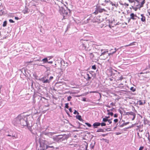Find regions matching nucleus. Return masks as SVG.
Masks as SVG:
<instances>
[{"label": "nucleus", "instance_id": "nucleus-1", "mask_svg": "<svg viewBox=\"0 0 150 150\" xmlns=\"http://www.w3.org/2000/svg\"><path fill=\"white\" fill-rule=\"evenodd\" d=\"M81 43V46L82 47V49L83 50H87L89 48V42L87 40L81 39L80 41Z\"/></svg>", "mask_w": 150, "mask_h": 150}, {"label": "nucleus", "instance_id": "nucleus-2", "mask_svg": "<svg viewBox=\"0 0 150 150\" xmlns=\"http://www.w3.org/2000/svg\"><path fill=\"white\" fill-rule=\"evenodd\" d=\"M99 56V55L97 52L93 53H91L90 54V57L93 61L96 62L98 60Z\"/></svg>", "mask_w": 150, "mask_h": 150}, {"label": "nucleus", "instance_id": "nucleus-3", "mask_svg": "<svg viewBox=\"0 0 150 150\" xmlns=\"http://www.w3.org/2000/svg\"><path fill=\"white\" fill-rule=\"evenodd\" d=\"M61 14L63 16V19H65L66 17H67L68 15L67 11L64 8H62L60 10Z\"/></svg>", "mask_w": 150, "mask_h": 150}, {"label": "nucleus", "instance_id": "nucleus-4", "mask_svg": "<svg viewBox=\"0 0 150 150\" xmlns=\"http://www.w3.org/2000/svg\"><path fill=\"white\" fill-rule=\"evenodd\" d=\"M92 74L91 73L89 72V73H87L85 75L84 78L86 79L87 81H89L91 79Z\"/></svg>", "mask_w": 150, "mask_h": 150}, {"label": "nucleus", "instance_id": "nucleus-5", "mask_svg": "<svg viewBox=\"0 0 150 150\" xmlns=\"http://www.w3.org/2000/svg\"><path fill=\"white\" fill-rule=\"evenodd\" d=\"M115 50L113 52H112L110 53H108V51H105L103 52L100 55V56H102V55H104V54H108V55H112L113 54L115 53L116 52V51H117V50L116 49V48L115 49Z\"/></svg>", "mask_w": 150, "mask_h": 150}, {"label": "nucleus", "instance_id": "nucleus-6", "mask_svg": "<svg viewBox=\"0 0 150 150\" xmlns=\"http://www.w3.org/2000/svg\"><path fill=\"white\" fill-rule=\"evenodd\" d=\"M126 114L127 115H132L133 116V117L132 119V120H133L134 119L135 117L136 114L134 112H127L126 113Z\"/></svg>", "mask_w": 150, "mask_h": 150}, {"label": "nucleus", "instance_id": "nucleus-7", "mask_svg": "<svg viewBox=\"0 0 150 150\" xmlns=\"http://www.w3.org/2000/svg\"><path fill=\"white\" fill-rule=\"evenodd\" d=\"M136 17H137L136 15L134 14L133 13H132L130 15L129 19H132L134 20L136 19Z\"/></svg>", "mask_w": 150, "mask_h": 150}, {"label": "nucleus", "instance_id": "nucleus-8", "mask_svg": "<svg viewBox=\"0 0 150 150\" xmlns=\"http://www.w3.org/2000/svg\"><path fill=\"white\" fill-rule=\"evenodd\" d=\"M145 0H136V1L139 3L140 5V7H142L143 6V4L145 3Z\"/></svg>", "mask_w": 150, "mask_h": 150}, {"label": "nucleus", "instance_id": "nucleus-9", "mask_svg": "<svg viewBox=\"0 0 150 150\" xmlns=\"http://www.w3.org/2000/svg\"><path fill=\"white\" fill-rule=\"evenodd\" d=\"M137 18L139 19H140L141 21L142 22H144L146 21V18L145 16H144L143 14H142L141 15L140 17H137Z\"/></svg>", "mask_w": 150, "mask_h": 150}, {"label": "nucleus", "instance_id": "nucleus-10", "mask_svg": "<svg viewBox=\"0 0 150 150\" xmlns=\"http://www.w3.org/2000/svg\"><path fill=\"white\" fill-rule=\"evenodd\" d=\"M100 125V123L99 122H96L93 123V126L94 128H96L97 127L99 126Z\"/></svg>", "mask_w": 150, "mask_h": 150}, {"label": "nucleus", "instance_id": "nucleus-11", "mask_svg": "<svg viewBox=\"0 0 150 150\" xmlns=\"http://www.w3.org/2000/svg\"><path fill=\"white\" fill-rule=\"evenodd\" d=\"M135 43H137H137L136 42H132L130 43L129 45H125L124 46V47H127L129 46L134 45H135Z\"/></svg>", "mask_w": 150, "mask_h": 150}, {"label": "nucleus", "instance_id": "nucleus-12", "mask_svg": "<svg viewBox=\"0 0 150 150\" xmlns=\"http://www.w3.org/2000/svg\"><path fill=\"white\" fill-rule=\"evenodd\" d=\"M97 10L98 12L102 13L103 11H106V10L104 8H98L97 9Z\"/></svg>", "mask_w": 150, "mask_h": 150}, {"label": "nucleus", "instance_id": "nucleus-13", "mask_svg": "<svg viewBox=\"0 0 150 150\" xmlns=\"http://www.w3.org/2000/svg\"><path fill=\"white\" fill-rule=\"evenodd\" d=\"M23 13L24 14L28 13L29 12L28 9L27 8H25L23 11Z\"/></svg>", "mask_w": 150, "mask_h": 150}, {"label": "nucleus", "instance_id": "nucleus-14", "mask_svg": "<svg viewBox=\"0 0 150 150\" xmlns=\"http://www.w3.org/2000/svg\"><path fill=\"white\" fill-rule=\"evenodd\" d=\"M110 4L112 5V6H114L115 8H117V6H118L117 4H116L115 3H114L112 2H110Z\"/></svg>", "mask_w": 150, "mask_h": 150}, {"label": "nucleus", "instance_id": "nucleus-15", "mask_svg": "<svg viewBox=\"0 0 150 150\" xmlns=\"http://www.w3.org/2000/svg\"><path fill=\"white\" fill-rule=\"evenodd\" d=\"M76 118L77 119H78L80 121L82 120V119L81 118V115H79L77 116H76Z\"/></svg>", "mask_w": 150, "mask_h": 150}, {"label": "nucleus", "instance_id": "nucleus-16", "mask_svg": "<svg viewBox=\"0 0 150 150\" xmlns=\"http://www.w3.org/2000/svg\"><path fill=\"white\" fill-rule=\"evenodd\" d=\"M42 61L44 63H46L48 61L47 59V58H45L42 59Z\"/></svg>", "mask_w": 150, "mask_h": 150}, {"label": "nucleus", "instance_id": "nucleus-17", "mask_svg": "<svg viewBox=\"0 0 150 150\" xmlns=\"http://www.w3.org/2000/svg\"><path fill=\"white\" fill-rule=\"evenodd\" d=\"M130 90L133 92H134L135 91L136 89L133 87H132L130 88Z\"/></svg>", "mask_w": 150, "mask_h": 150}, {"label": "nucleus", "instance_id": "nucleus-18", "mask_svg": "<svg viewBox=\"0 0 150 150\" xmlns=\"http://www.w3.org/2000/svg\"><path fill=\"white\" fill-rule=\"evenodd\" d=\"M107 111L108 112V114L112 116L113 115V113L112 112H110L109 110H107Z\"/></svg>", "mask_w": 150, "mask_h": 150}, {"label": "nucleus", "instance_id": "nucleus-19", "mask_svg": "<svg viewBox=\"0 0 150 150\" xmlns=\"http://www.w3.org/2000/svg\"><path fill=\"white\" fill-rule=\"evenodd\" d=\"M108 117H106L105 118H103V121L104 122H106L108 120Z\"/></svg>", "mask_w": 150, "mask_h": 150}, {"label": "nucleus", "instance_id": "nucleus-20", "mask_svg": "<svg viewBox=\"0 0 150 150\" xmlns=\"http://www.w3.org/2000/svg\"><path fill=\"white\" fill-rule=\"evenodd\" d=\"M104 131L102 129H99L97 131V132H103Z\"/></svg>", "mask_w": 150, "mask_h": 150}, {"label": "nucleus", "instance_id": "nucleus-21", "mask_svg": "<svg viewBox=\"0 0 150 150\" xmlns=\"http://www.w3.org/2000/svg\"><path fill=\"white\" fill-rule=\"evenodd\" d=\"M54 148V147L53 146H50L48 145H46V147L45 149H47L48 148Z\"/></svg>", "mask_w": 150, "mask_h": 150}, {"label": "nucleus", "instance_id": "nucleus-22", "mask_svg": "<svg viewBox=\"0 0 150 150\" xmlns=\"http://www.w3.org/2000/svg\"><path fill=\"white\" fill-rule=\"evenodd\" d=\"M139 105H142L143 104H144L145 103V102H144V103H143L142 102L141 100H139Z\"/></svg>", "mask_w": 150, "mask_h": 150}, {"label": "nucleus", "instance_id": "nucleus-23", "mask_svg": "<svg viewBox=\"0 0 150 150\" xmlns=\"http://www.w3.org/2000/svg\"><path fill=\"white\" fill-rule=\"evenodd\" d=\"M6 25H7L6 21H4L3 23V27H5Z\"/></svg>", "mask_w": 150, "mask_h": 150}, {"label": "nucleus", "instance_id": "nucleus-24", "mask_svg": "<svg viewBox=\"0 0 150 150\" xmlns=\"http://www.w3.org/2000/svg\"><path fill=\"white\" fill-rule=\"evenodd\" d=\"M72 98L71 96H69L68 97H67V100L68 101H69L71 100V98Z\"/></svg>", "mask_w": 150, "mask_h": 150}, {"label": "nucleus", "instance_id": "nucleus-25", "mask_svg": "<svg viewBox=\"0 0 150 150\" xmlns=\"http://www.w3.org/2000/svg\"><path fill=\"white\" fill-rule=\"evenodd\" d=\"M100 125L101 126H106V124L105 123L103 122L100 123Z\"/></svg>", "mask_w": 150, "mask_h": 150}, {"label": "nucleus", "instance_id": "nucleus-26", "mask_svg": "<svg viewBox=\"0 0 150 150\" xmlns=\"http://www.w3.org/2000/svg\"><path fill=\"white\" fill-rule=\"evenodd\" d=\"M85 124L87 125L88 127H91V125L88 123H85Z\"/></svg>", "mask_w": 150, "mask_h": 150}, {"label": "nucleus", "instance_id": "nucleus-27", "mask_svg": "<svg viewBox=\"0 0 150 150\" xmlns=\"http://www.w3.org/2000/svg\"><path fill=\"white\" fill-rule=\"evenodd\" d=\"M4 11L3 10H1L0 11V15L1 16L4 13Z\"/></svg>", "mask_w": 150, "mask_h": 150}, {"label": "nucleus", "instance_id": "nucleus-28", "mask_svg": "<svg viewBox=\"0 0 150 150\" xmlns=\"http://www.w3.org/2000/svg\"><path fill=\"white\" fill-rule=\"evenodd\" d=\"M92 68L93 69L96 70V67L95 65H94L92 66Z\"/></svg>", "mask_w": 150, "mask_h": 150}, {"label": "nucleus", "instance_id": "nucleus-29", "mask_svg": "<svg viewBox=\"0 0 150 150\" xmlns=\"http://www.w3.org/2000/svg\"><path fill=\"white\" fill-rule=\"evenodd\" d=\"M110 105L111 106H115V103L113 102H112L110 104Z\"/></svg>", "mask_w": 150, "mask_h": 150}, {"label": "nucleus", "instance_id": "nucleus-30", "mask_svg": "<svg viewBox=\"0 0 150 150\" xmlns=\"http://www.w3.org/2000/svg\"><path fill=\"white\" fill-rule=\"evenodd\" d=\"M68 103H67L65 104V108H69V106H68Z\"/></svg>", "mask_w": 150, "mask_h": 150}, {"label": "nucleus", "instance_id": "nucleus-31", "mask_svg": "<svg viewBox=\"0 0 150 150\" xmlns=\"http://www.w3.org/2000/svg\"><path fill=\"white\" fill-rule=\"evenodd\" d=\"M43 82L44 83H48V79H46V80L44 81Z\"/></svg>", "mask_w": 150, "mask_h": 150}, {"label": "nucleus", "instance_id": "nucleus-32", "mask_svg": "<svg viewBox=\"0 0 150 150\" xmlns=\"http://www.w3.org/2000/svg\"><path fill=\"white\" fill-rule=\"evenodd\" d=\"M74 114H77L78 115L79 114V113L77 112L76 110H74Z\"/></svg>", "mask_w": 150, "mask_h": 150}, {"label": "nucleus", "instance_id": "nucleus-33", "mask_svg": "<svg viewBox=\"0 0 150 150\" xmlns=\"http://www.w3.org/2000/svg\"><path fill=\"white\" fill-rule=\"evenodd\" d=\"M123 79V77L122 76H121L120 77L119 79L118 80H121Z\"/></svg>", "mask_w": 150, "mask_h": 150}, {"label": "nucleus", "instance_id": "nucleus-34", "mask_svg": "<svg viewBox=\"0 0 150 150\" xmlns=\"http://www.w3.org/2000/svg\"><path fill=\"white\" fill-rule=\"evenodd\" d=\"M144 148V147L143 146H141L140 147L139 150H143Z\"/></svg>", "mask_w": 150, "mask_h": 150}, {"label": "nucleus", "instance_id": "nucleus-35", "mask_svg": "<svg viewBox=\"0 0 150 150\" xmlns=\"http://www.w3.org/2000/svg\"><path fill=\"white\" fill-rule=\"evenodd\" d=\"M9 21L10 23H14V21L12 19H9Z\"/></svg>", "mask_w": 150, "mask_h": 150}, {"label": "nucleus", "instance_id": "nucleus-36", "mask_svg": "<svg viewBox=\"0 0 150 150\" xmlns=\"http://www.w3.org/2000/svg\"><path fill=\"white\" fill-rule=\"evenodd\" d=\"M114 122L115 123L117 122L118 121V120L117 119H115L114 120Z\"/></svg>", "mask_w": 150, "mask_h": 150}, {"label": "nucleus", "instance_id": "nucleus-37", "mask_svg": "<svg viewBox=\"0 0 150 150\" xmlns=\"http://www.w3.org/2000/svg\"><path fill=\"white\" fill-rule=\"evenodd\" d=\"M98 13L97 10L95 11L94 13H95V14H97Z\"/></svg>", "mask_w": 150, "mask_h": 150}, {"label": "nucleus", "instance_id": "nucleus-38", "mask_svg": "<svg viewBox=\"0 0 150 150\" xmlns=\"http://www.w3.org/2000/svg\"><path fill=\"white\" fill-rule=\"evenodd\" d=\"M108 122L110 124L111 123H112V121L110 119L108 120Z\"/></svg>", "mask_w": 150, "mask_h": 150}, {"label": "nucleus", "instance_id": "nucleus-39", "mask_svg": "<svg viewBox=\"0 0 150 150\" xmlns=\"http://www.w3.org/2000/svg\"><path fill=\"white\" fill-rule=\"evenodd\" d=\"M32 62H33L32 61H29V62H25V63L27 64H28V63H31Z\"/></svg>", "mask_w": 150, "mask_h": 150}, {"label": "nucleus", "instance_id": "nucleus-40", "mask_svg": "<svg viewBox=\"0 0 150 150\" xmlns=\"http://www.w3.org/2000/svg\"><path fill=\"white\" fill-rule=\"evenodd\" d=\"M117 117V114H115L114 115V117Z\"/></svg>", "mask_w": 150, "mask_h": 150}, {"label": "nucleus", "instance_id": "nucleus-41", "mask_svg": "<svg viewBox=\"0 0 150 150\" xmlns=\"http://www.w3.org/2000/svg\"><path fill=\"white\" fill-rule=\"evenodd\" d=\"M69 111L70 112H72V109L71 108H70L69 109Z\"/></svg>", "mask_w": 150, "mask_h": 150}, {"label": "nucleus", "instance_id": "nucleus-42", "mask_svg": "<svg viewBox=\"0 0 150 150\" xmlns=\"http://www.w3.org/2000/svg\"><path fill=\"white\" fill-rule=\"evenodd\" d=\"M15 19L17 20H18L19 19V18L18 17H15Z\"/></svg>", "mask_w": 150, "mask_h": 150}, {"label": "nucleus", "instance_id": "nucleus-43", "mask_svg": "<svg viewBox=\"0 0 150 150\" xmlns=\"http://www.w3.org/2000/svg\"><path fill=\"white\" fill-rule=\"evenodd\" d=\"M133 9L135 11H136L137 9V8H133Z\"/></svg>", "mask_w": 150, "mask_h": 150}, {"label": "nucleus", "instance_id": "nucleus-44", "mask_svg": "<svg viewBox=\"0 0 150 150\" xmlns=\"http://www.w3.org/2000/svg\"><path fill=\"white\" fill-rule=\"evenodd\" d=\"M87 148H88V145H87L85 147V149H86V150H89L88 149H87Z\"/></svg>", "mask_w": 150, "mask_h": 150}, {"label": "nucleus", "instance_id": "nucleus-45", "mask_svg": "<svg viewBox=\"0 0 150 150\" xmlns=\"http://www.w3.org/2000/svg\"><path fill=\"white\" fill-rule=\"evenodd\" d=\"M130 2H131V3H132L133 2V1H134L133 0H128Z\"/></svg>", "mask_w": 150, "mask_h": 150}, {"label": "nucleus", "instance_id": "nucleus-46", "mask_svg": "<svg viewBox=\"0 0 150 150\" xmlns=\"http://www.w3.org/2000/svg\"><path fill=\"white\" fill-rule=\"evenodd\" d=\"M121 134V133H117L116 134L117 135H118L119 134Z\"/></svg>", "mask_w": 150, "mask_h": 150}, {"label": "nucleus", "instance_id": "nucleus-47", "mask_svg": "<svg viewBox=\"0 0 150 150\" xmlns=\"http://www.w3.org/2000/svg\"><path fill=\"white\" fill-rule=\"evenodd\" d=\"M106 106L108 107L109 108H110V106H109V105H106Z\"/></svg>", "mask_w": 150, "mask_h": 150}, {"label": "nucleus", "instance_id": "nucleus-48", "mask_svg": "<svg viewBox=\"0 0 150 150\" xmlns=\"http://www.w3.org/2000/svg\"><path fill=\"white\" fill-rule=\"evenodd\" d=\"M83 101H86V98H84V99H83Z\"/></svg>", "mask_w": 150, "mask_h": 150}, {"label": "nucleus", "instance_id": "nucleus-49", "mask_svg": "<svg viewBox=\"0 0 150 150\" xmlns=\"http://www.w3.org/2000/svg\"><path fill=\"white\" fill-rule=\"evenodd\" d=\"M108 70H109V71H110L111 70V68H110L109 69H108Z\"/></svg>", "mask_w": 150, "mask_h": 150}, {"label": "nucleus", "instance_id": "nucleus-50", "mask_svg": "<svg viewBox=\"0 0 150 150\" xmlns=\"http://www.w3.org/2000/svg\"><path fill=\"white\" fill-rule=\"evenodd\" d=\"M7 136H8V137H11V135L9 134Z\"/></svg>", "mask_w": 150, "mask_h": 150}, {"label": "nucleus", "instance_id": "nucleus-51", "mask_svg": "<svg viewBox=\"0 0 150 150\" xmlns=\"http://www.w3.org/2000/svg\"><path fill=\"white\" fill-rule=\"evenodd\" d=\"M143 73H143L141 72L140 73V74H143Z\"/></svg>", "mask_w": 150, "mask_h": 150}, {"label": "nucleus", "instance_id": "nucleus-52", "mask_svg": "<svg viewBox=\"0 0 150 150\" xmlns=\"http://www.w3.org/2000/svg\"><path fill=\"white\" fill-rule=\"evenodd\" d=\"M49 63H52V62H49Z\"/></svg>", "mask_w": 150, "mask_h": 150}, {"label": "nucleus", "instance_id": "nucleus-53", "mask_svg": "<svg viewBox=\"0 0 150 150\" xmlns=\"http://www.w3.org/2000/svg\"><path fill=\"white\" fill-rule=\"evenodd\" d=\"M43 150H44V149H45V148H43Z\"/></svg>", "mask_w": 150, "mask_h": 150}, {"label": "nucleus", "instance_id": "nucleus-54", "mask_svg": "<svg viewBox=\"0 0 150 150\" xmlns=\"http://www.w3.org/2000/svg\"><path fill=\"white\" fill-rule=\"evenodd\" d=\"M37 61H39L40 60H38Z\"/></svg>", "mask_w": 150, "mask_h": 150}, {"label": "nucleus", "instance_id": "nucleus-55", "mask_svg": "<svg viewBox=\"0 0 150 150\" xmlns=\"http://www.w3.org/2000/svg\"><path fill=\"white\" fill-rule=\"evenodd\" d=\"M127 6H128V4H127Z\"/></svg>", "mask_w": 150, "mask_h": 150}, {"label": "nucleus", "instance_id": "nucleus-56", "mask_svg": "<svg viewBox=\"0 0 150 150\" xmlns=\"http://www.w3.org/2000/svg\"><path fill=\"white\" fill-rule=\"evenodd\" d=\"M108 117V119L109 117Z\"/></svg>", "mask_w": 150, "mask_h": 150}, {"label": "nucleus", "instance_id": "nucleus-57", "mask_svg": "<svg viewBox=\"0 0 150 150\" xmlns=\"http://www.w3.org/2000/svg\"><path fill=\"white\" fill-rule=\"evenodd\" d=\"M1 0H0V1H1Z\"/></svg>", "mask_w": 150, "mask_h": 150}]
</instances>
